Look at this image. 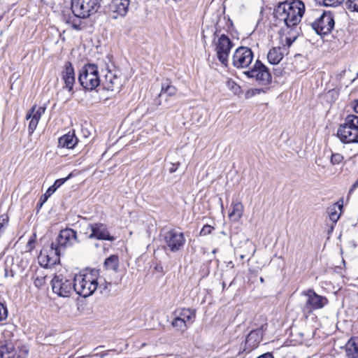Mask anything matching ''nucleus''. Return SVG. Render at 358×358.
<instances>
[{"instance_id": "nucleus-1", "label": "nucleus", "mask_w": 358, "mask_h": 358, "mask_svg": "<svg viewBox=\"0 0 358 358\" xmlns=\"http://www.w3.org/2000/svg\"><path fill=\"white\" fill-rule=\"evenodd\" d=\"M305 11L304 3L300 0L285 1L277 9V16L285 22L287 27L296 26L300 21Z\"/></svg>"}, {"instance_id": "nucleus-2", "label": "nucleus", "mask_w": 358, "mask_h": 358, "mask_svg": "<svg viewBox=\"0 0 358 358\" xmlns=\"http://www.w3.org/2000/svg\"><path fill=\"white\" fill-rule=\"evenodd\" d=\"M98 275L96 270H85L73 278L74 291L83 297L91 296L98 287Z\"/></svg>"}, {"instance_id": "nucleus-3", "label": "nucleus", "mask_w": 358, "mask_h": 358, "mask_svg": "<svg viewBox=\"0 0 358 358\" xmlns=\"http://www.w3.org/2000/svg\"><path fill=\"white\" fill-rule=\"evenodd\" d=\"M337 136L343 143H358V116L348 115L338 127Z\"/></svg>"}, {"instance_id": "nucleus-4", "label": "nucleus", "mask_w": 358, "mask_h": 358, "mask_svg": "<svg viewBox=\"0 0 358 358\" xmlns=\"http://www.w3.org/2000/svg\"><path fill=\"white\" fill-rule=\"evenodd\" d=\"M311 17L315 20H310V24L317 34H327L330 33L334 27V15L331 12L313 11Z\"/></svg>"}, {"instance_id": "nucleus-5", "label": "nucleus", "mask_w": 358, "mask_h": 358, "mask_svg": "<svg viewBox=\"0 0 358 358\" xmlns=\"http://www.w3.org/2000/svg\"><path fill=\"white\" fill-rule=\"evenodd\" d=\"M78 80L86 90L96 89L101 83L97 66L92 64L85 65L80 71Z\"/></svg>"}, {"instance_id": "nucleus-6", "label": "nucleus", "mask_w": 358, "mask_h": 358, "mask_svg": "<svg viewBox=\"0 0 358 358\" xmlns=\"http://www.w3.org/2000/svg\"><path fill=\"white\" fill-rule=\"evenodd\" d=\"M161 236L162 241L164 243V248L171 252L181 250L186 241L184 234L176 229L165 231Z\"/></svg>"}, {"instance_id": "nucleus-7", "label": "nucleus", "mask_w": 358, "mask_h": 358, "mask_svg": "<svg viewBox=\"0 0 358 358\" xmlns=\"http://www.w3.org/2000/svg\"><path fill=\"white\" fill-rule=\"evenodd\" d=\"M304 301L302 310L306 314H310L314 310L321 309L328 303V299L317 294L313 289H309L302 292Z\"/></svg>"}, {"instance_id": "nucleus-8", "label": "nucleus", "mask_w": 358, "mask_h": 358, "mask_svg": "<svg viewBox=\"0 0 358 358\" xmlns=\"http://www.w3.org/2000/svg\"><path fill=\"white\" fill-rule=\"evenodd\" d=\"M100 0H71V10L74 15L83 18L97 12Z\"/></svg>"}, {"instance_id": "nucleus-9", "label": "nucleus", "mask_w": 358, "mask_h": 358, "mask_svg": "<svg viewBox=\"0 0 358 358\" xmlns=\"http://www.w3.org/2000/svg\"><path fill=\"white\" fill-rule=\"evenodd\" d=\"M244 73L249 78H255L263 85L271 83L272 80L268 69L259 60H257L253 66Z\"/></svg>"}, {"instance_id": "nucleus-10", "label": "nucleus", "mask_w": 358, "mask_h": 358, "mask_svg": "<svg viewBox=\"0 0 358 358\" xmlns=\"http://www.w3.org/2000/svg\"><path fill=\"white\" fill-rule=\"evenodd\" d=\"M61 250L55 243L48 248H43L38 256V261L43 267H51L59 262Z\"/></svg>"}, {"instance_id": "nucleus-11", "label": "nucleus", "mask_w": 358, "mask_h": 358, "mask_svg": "<svg viewBox=\"0 0 358 358\" xmlns=\"http://www.w3.org/2000/svg\"><path fill=\"white\" fill-rule=\"evenodd\" d=\"M51 282L53 292L59 296L68 297L74 290L73 280L62 275H55Z\"/></svg>"}, {"instance_id": "nucleus-12", "label": "nucleus", "mask_w": 358, "mask_h": 358, "mask_svg": "<svg viewBox=\"0 0 358 358\" xmlns=\"http://www.w3.org/2000/svg\"><path fill=\"white\" fill-rule=\"evenodd\" d=\"M124 84V79L122 73L117 69L108 71L103 82V87L106 90L114 92H120Z\"/></svg>"}, {"instance_id": "nucleus-13", "label": "nucleus", "mask_w": 358, "mask_h": 358, "mask_svg": "<svg viewBox=\"0 0 358 358\" xmlns=\"http://www.w3.org/2000/svg\"><path fill=\"white\" fill-rule=\"evenodd\" d=\"M253 53L246 47H239L233 55V65L236 68H246L252 62Z\"/></svg>"}, {"instance_id": "nucleus-14", "label": "nucleus", "mask_w": 358, "mask_h": 358, "mask_svg": "<svg viewBox=\"0 0 358 358\" xmlns=\"http://www.w3.org/2000/svg\"><path fill=\"white\" fill-rule=\"evenodd\" d=\"M232 43L224 34L221 35L216 43L215 50L219 61L224 65H227L229 54L232 48Z\"/></svg>"}, {"instance_id": "nucleus-15", "label": "nucleus", "mask_w": 358, "mask_h": 358, "mask_svg": "<svg viewBox=\"0 0 358 358\" xmlns=\"http://www.w3.org/2000/svg\"><path fill=\"white\" fill-rule=\"evenodd\" d=\"M28 350L25 347L20 348L18 351L12 342H6L0 345L1 358H26Z\"/></svg>"}, {"instance_id": "nucleus-16", "label": "nucleus", "mask_w": 358, "mask_h": 358, "mask_svg": "<svg viewBox=\"0 0 358 358\" xmlns=\"http://www.w3.org/2000/svg\"><path fill=\"white\" fill-rule=\"evenodd\" d=\"M130 0H112L108 5V13L113 19L124 17L127 15Z\"/></svg>"}, {"instance_id": "nucleus-17", "label": "nucleus", "mask_w": 358, "mask_h": 358, "mask_svg": "<svg viewBox=\"0 0 358 358\" xmlns=\"http://www.w3.org/2000/svg\"><path fill=\"white\" fill-rule=\"evenodd\" d=\"M89 229L91 231L89 238H96L98 240H106L113 241L115 238L110 236L106 226L103 223L90 224Z\"/></svg>"}, {"instance_id": "nucleus-18", "label": "nucleus", "mask_w": 358, "mask_h": 358, "mask_svg": "<svg viewBox=\"0 0 358 358\" xmlns=\"http://www.w3.org/2000/svg\"><path fill=\"white\" fill-rule=\"evenodd\" d=\"M77 241L76 231L71 229H65L60 231L55 244L62 250V248L72 245Z\"/></svg>"}, {"instance_id": "nucleus-19", "label": "nucleus", "mask_w": 358, "mask_h": 358, "mask_svg": "<svg viewBox=\"0 0 358 358\" xmlns=\"http://www.w3.org/2000/svg\"><path fill=\"white\" fill-rule=\"evenodd\" d=\"M45 107H36V106H33L27 112L26 119L27 120H30L28 127L29 133L30 134H33L36 129L38 122L42 115L45 113Z\"/></svg>"}, {"instance_id": "nucleus-20", "label": "nucleus", "mask_w": 358, "mask_h": 358, "mask_svg": "<svg viewBox=\"0 0 358 358\" xmlns=\"http://www.w3.org/2000/svg\"><path fill=\"white\" fill-rule=\"evenodd\" d=\"M62 78L65 87L70 92L73 90L76 81L74 69L70 62H66L62 71Z\"/></svg>"}, {"instance_id": "nucleus-21", "label": "nucleus", "mask_w": 358, "mask_h": 358, "mask_svg": "<svg viewBox=\"0 0 358 358\" xmlns=\"http://www.w3.org/2000/svg\"><path fill=\"white\" fill-rule=\"evenodd\" d=\"M262 327L251 331L245 340L244 350L251 351L257 348L262 338Z\"/></svg>"}, {"instance_id": "nucleus-22", "label": "nucleus", "mask_w": 358, "mask_h": 358, "mask_svg": "<svg viewBox=\"0 0 358 358\" xmlns=\"http://www.w3.org/2000/svg\"><path fill=\"white\" fill-rule=\"evenodd\" d=\"M174 315L178 317L181 320H183L188 326H190L194 322L196 317V313L194 310L189 308H182L176 310Z\"/></svg>"}, {"instance_id": "nucleus-23", "label": "nucleus", "mask_w": 358, "mask_h": 358, "mask_svg": "<svg viewBox=\"0 0 358 358\" xmlns=\"http://www.w3.org/2000/svg\"><path fill=\"white\" fill-rule=\"evenodd\" d=\"M285 50V47H275L271 48L267 54L268 62L271 64H278L280 63L284 57Z\"/></svg>"}, {"instance_id": "nucleus-24", "label": "nucleus", "mask_w": 358, "mask_h": 358, "mask_svg": "<svg viewBox=\"0 0 358 358\" xmlns=\"http://www.w3.org/2000/svg\"><path fill=\"white\" fill-rule=\"evenodd\" d=\"M59 146L61 148H66L68 149H71L75 147V145L78 143V138L74 134V132L70 133L62 136L59 138L58 141Z\"/></svg>"}, {"instance_id": "nucleus-25", "label": "nucleus", "mask_w": 358, "mask_h": 358, "mask_svg": "<svg viewBox=\"0 0 358 358\" xmlns=\"http://www.w3.org/2000/svg\"><path fill=\"white\" fill-rule=\"evenodd\" d=\"M348 358H358V338H350L345 347Z\"/></svg>"}, {"instance_id": "nucleus-26", "label": "nucleus", "mask_w": 358, "mask_h": 358, "mask_svg": "<svg viewBox=\"0 0 358 358\" xmlns=\"http://www.w3.org/2000/svg\"><path fill=\"white\" fill-rule=\"evenodd\" d=\"M343 206V200L341 199L336 203H334L331 206L328 208L327 211L329 213V219L333 222L335 223L338 220L341 216Z\"/></svg>"}, {"instance_id": "nucleus-27", "label": "nucleus", "mask_w": 358, "mask_h": 358, "mask_svg": "<svg viewBox=\"0 0 358 358\" xmlns=\"http://www.w3.org/2000/svg\"><path fill=\"white\" fill-rule=\"evenodd\" d=\"M231 206L232 209L231 211L229 213V217L231 220L237 222L243 215V206L241 202H233Z\"/></svg>"}, {"instance_id": "nucleus-28", "label": "nucleus", "mask_w": 358, "mask_h": 358, "mask_svg": "<svg viewBox=\"0 0 358 358\" xmlns=\"http://www.w3.org/2000/svg\"><path fill=\"white\" fill-rule=\"evenodd\" d=\"M177 93V89L175 86L171 84L169 80H166L162 83L161 92L159 96H162L163 94H166L168 96H175Z\"/></svg>"}, {"instance_id": "nucleus-29", "label": "nucleus", "mask_w": 358, "mask_h": 358, "mask_svg": "<svg viewBox=\"0 0 358 358\" xmlns=\"http://www.w3.org/2000/svg\"><path fill=\"white\" fill-rule=\"evenodd\" d=\"M81 19V17H78L73 14L72 16H69L66 19V22L71 25L73 29L76 30H81L84 27ZM83 19L84 18L83 17Z\"/></svg>"}, {"instance_id": "nucleus-30", "label": "nucleus", "mask_w": 358, "mask_h": 358, "mask_svg": "<svg viewBox=\"0 0 358 358\" xmlns=\"http://www.w3.org/2000/svg\"><path fill=\"white\" fill-rule=\"evenodd\" d=\"M119 266V257L117 255H110L104 262V267L106 269L117 271Z\"/></svg>"}, {"instance_id": "nucleus-31", "label": "nucleus", "mask_w": 358, "mask_h": 358, "mask_svg": "<svg viewBox=\"0 0 358 358\" xmlns=\"http://www.w3.org/2000/svg\"><path fill=\"white\" fill-rule=\"evenodd\" d=\"M171 325L181 332H184L189 327L183 322V320H181L178 317H176V315H175V317L171 322Z\"/></svg>"}, {"instance_id": "nucleus-32", "label": "nucleus", "mask_w": 358, "mask_h": 358, "mask_svg": "<svg viewBox=\"0 0 358 358\" xmlns=\"http://www.w3.org/2000/svg\"><path fill=\"white\" fill-rule=\"evenodd\" d=\"M316 1L324 6H337L342 3L344 0H316Z\"/></svg>"}, {"instance_id": "nucleus-33", "label": "nucleus", "mask_w": 358, "mask_h": 358, "mask_svg": "<svg viewBox=\"0 0 358 358\" xmlns=\"http://www.w3.org/2000/svg\"><path fill=\"white\" fill-rule=\"evenodd\" d=\"M345 3L349 10L358 12V0H346Z\"/></svg>"}, {"instance_id": "nucleus-34", "label": "nucleus", "mask_w": 358, "mask_h": 358, "mask_svg": "<svg viewBox=\"0 0 358 358\" xmlns=\"http://www.w3.org/2000/svg\"><path fill=\"white\" fill-rule=\"evenodd\" d=\"M227 86L228 89L231 90L235 94L241 92V87L234 80L229 79L227 81Z\"/></svg>"}, {"instance_id": "nucleus-35", "label": "nucleus", "mask_w": 358, "mask_h": 358, "mask_svg": "<svg viewBox=\"0 0 358 358\" xmlns=\"http://www.w3.org/2000/svg\"><path fill=\"white\" fill-rule=\"evenodd\" d=\"M343 160V157L341 154L334 153L331 155L330 162L332 165L339 164Z\"/></svg>"}, {"instance_id": "nucleus-36", "label": "nucleus", "mask_w": 358, "mask_h": 358, "mask_svg": "<svg viewBox=\"0 0 358 358\" xmlns=\"http://www.w3.org/2000/svg\"><path fill=\"white\" fill-rule=\"evenodd\" d=\"M262 92V90L261 89H250L249 90L246 94H245V97L247 99H249L250 97H252L255 95H257V94H259L261 92Z\"/></svg>"}, {"instance_id": "nucleus-37", "label": "nucleus", "mask_w": 358, "mask_h": 358, "mask_svg": "<svg viewBox=\"0 0 358 358\" xmlns=\"http://www.w3.org/2000/svg\"><path fill=\"white\" fill-rule=\"evenodd\" d=\"M8 316V310L3 304L0 303V321L6 320Z\"/></svg>"}, {"instance_id": "nucleus-38", "label": "nucleus", "mask_w": 358, "mask_h": 358, "mask_svg": "<svg viewBox=\"0 0 358 358\" xmlns=\"http://www.w3.org/2000/svg\"><path fill=\"white\" fill-rule=\"evenodd\" d=\"M213 230V227H211L210 225H208V224L204 225L200 231V235L206 236L208 234H211Z\"/></svg>"}, {"instance_id": "nucleus-39", "label": "nucleus", "mask_w": 358, "mask_h": 358, "mask_svg": "<svg viewBox=\"0 0 358 358\" xmlns=\"http://www.w3.org/2000/svg\"><path fill=\"white\" fill-rule=\"evenodd\" d=\"M34 283L36 287H41L45 284V278L37 276L35 278Z\"/></svg>"}, {"instance_id": "nucleus-40", "label": "nucleus", "mask_w": 358, "mask_h": 358, "mask_svg": "<svg viewBox=\"0 0 358 358\" xmlns=\"http://www.w3.org/2000/svg\"><path fill=\"white\" fill-rule=\"evenodd\" d=\"M56 191L55 188L52 186L50 187L46 192L43 194V202H45Z\"/></svg>"}, {"instance_id": "nucleus-41", "label": "nucleus", "mask_w": 358, "mask_h": 358, "mask_svg": "<svg viewBox=\"0 0 358 358\" xmlns=\"http://www.w3.org/2000/svg\"><path fill=\"white\" fill-rule=\"evenodd\" d=\"M69 177H70V175H69L67 178H61V179H58V180H57L55 182V183H54V185H52V187H55V189H57V188H59V187L62 184H64V182H65L68 178H69Z\"/></svg>"}, {"instance_id": "nucleus-42", "label": "nucleus", "mask_w": 358, "mask_h": 358, "mask_svg": "<svg viewBox=\"0 0 358 358\" xmlns=\"http://www.w3.org/2000/svg\"><path fill=\"white\" fill-rule=\"evenodd\" d=\"M358 187V179L355 182V183L351 186L350 189H349L348 194V199L352 194V193L354 192L355 189Z\"/></svg>"}, {"instance_id": "nucleus-43", "label": "nucleus", "mask_w": 358, "mask_h": 358, "mask_svg": "<svg viewBox=\"0 0 358 358\" xmlns=\"http://www.w3.org/2000/svg\"><path fill=\"white\" fill-rule=\"evenodd\" d=\"M179 166H180L179 162H178L177 164H172L171 167L169 169V172L171 173H174L178 169Z\"/></svg>"}, {"instance_id": "nucleus-44", "label": "nucleus", "mask_w": 358, "mask_h": 358, "mask_svg": "<svg viewBox=\"0 0 358 358\" xmlns=\"http://www.w3.org/2000/svg\"><path fill=\"white\" fill-rule=\"evenodd\" d=\"M294 39H295V38H294V39H291L290 38L286 37V38H285L286 45L288 47H289L292 44V43L294 41Z\"/></svg>"}, {"instance_id": "nucleus-45", "label": "nucleus", "mask_w": 358, "mask_h": 358, "mask_svg": "<svg viewBox=\"0 0 358 358\" xmlns=\"http://www.w3.org/2000/svg\"><path fill=\"white\" fill-rule=\"evenodd\" d=\"M353 108L355 112L358 113V100L353 103Z\"/></svg>"}, {"instance_id": "nucleus-46", "label": "nucleus", "mask_w": 358, "mask_h": 358, "mask_svg": "<svg viewBox=\"0 0 358 358\" xmlns=\"http://www.w3.org/2000/svg\"><path fill=\"white\" fill-rule=\"evenodd\" d=\"M33 242H34V241H33L32 240L29 241V242H28V243H27V246L31 245L33 243Z\"/></svg>"}, {"instance_id": "nucleus-47", "label": "nucleus", "mask_w": 358, "mask_h": 358, "mask_svg": "<svg viewBox=\"0 0 358 358\" xmlns=\"http://www.w3.org/2000/svg\"><path fill=\"white\" fill-rule=\"evenodd\" d=\"M260 281H261L262 282H264V279H263V278H260Z\"/></svg>"}]
</instances>
